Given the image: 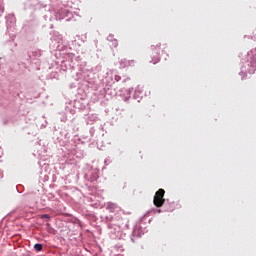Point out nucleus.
Returning a JSON list of instances; mask_svg holds the SVG:
<instances>
[{"mask_svg":"<svg viewBox=\"0 0 256 256\" xmlns=\"http://www.w3.org/2000/svg\"><path fill=\"white\" fill-rule=\"evenodd\" d=\"M165 190L160 188L154 195L153 204L155 207H163L165 205Z\"/></svg>","mask_w":256,"mask_h":256,"instance_id":"f257e3e1","label":"nucleus"},{"mask_svg":"<svg viewBox=\"0 0 256 256\" xmlns=\"http://www.w3.org/2000/svg\"><path fill=\"white\" fill-rule=\"evenodd\" d=\"M120 67L122 69H125L126 67H135V60L122 59L120 60Z\"/></svg>","mask_w":256,"mask_h":256,"instance_id":"f03ea898","label":"nucleus"},{"mask_svg":"<svg viewBox=\"0 0 256 256\" xmlns=\"http://www.w3.org/2000/svg\"><path fill=\"white\" fill-rule=\"evenodd\" d=\"M34 249L35 251H43V244H35Z\"/></svg>","mask_w":256,"mask_h":256,"instance_id":"7ed1b4c3","label":"nucleus"},{"mask_svg":"<svg viewBox=\"0 0 256 256\" xmlns=\"http://www.w3.org/2000/svg\"><path fill=\"white\" fill-rule=\"evenodd\" d=\"M41 219H51V217L49 216V214H44L41 216Z\"/></svg>","mask_w":256,"mask_h":256,"instance_id":"20e7f679","label":"nucleus"}]
</instances>
